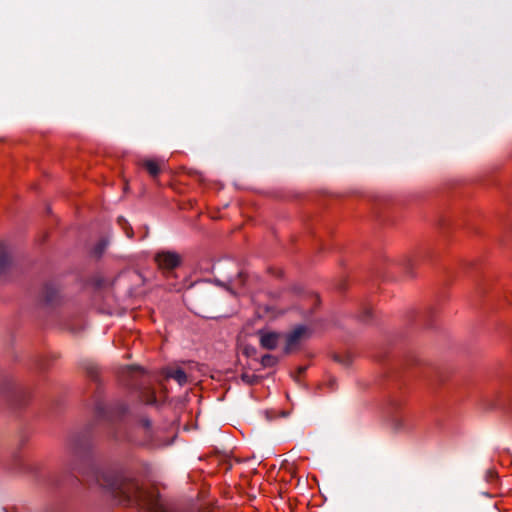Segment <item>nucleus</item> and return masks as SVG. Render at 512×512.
Wrapping results in <instances>:
<instances>
[{
	"instance_id": "f257e3e1",
	"label": "nucleus",
	"mask_w": 512,
	"mask_h": 512,
	"mask_svg": "<svg viewBox=\"0 0 512 512\" xmlns=\"http://www.w3.org/2000/svg\"><path fill=\"white\" fill-rule=\"evenodd\" d=\"M100 485L111 491L114 499L121 505L135 506L144 512H158L160 502L153 490L144 489L130 473L115 477L103 475Z\"/></svg>"
},
{
	"instance_id": "f03ea898",
	"label": "nucleus",
	"mask_w": 512,
	"mask_h": 512,
	"mask_svg": "<svg viewBox=\"0 0 512 512\" xmlns=\"http://www.w3.org/2000/svg\"><path fill=\"white\" fill-rule=\"evenodd\" d=\"M319 298L316 294H309L302 299L301 304L295 308L284 310L279 307L265 306L261 313V307L257 309L258 318H278V317H308V315L318 306Z\"/></svg>"
},
{
	"instance_id": "7ed1b4c3",
	"label": "nucleus",
	"mask_w": 512,
	"mask_h": 512,
	"mask_svg": "<svg viewBox=\"0 0 512 512\" xmlns=\"http://www.w3.org/2000/svg\"><path fill=\"white\" fill-rule=\"evenodd\" d=\"M441 311L442 305L438 301H432L412 309L410 317L421 320H431L440 317Z\"/></svg>"
},
{
	"instance_id": "20e7f679",
	"label": "nucleus",
	"mask_w": 512,
	"mask_h": 512,
	"mask_svg": "<svg viewBox=\"0 0 512 512\" xmlns=\"http://www.w3.org/2000/svg\"><path fill=\"white\" fill-rule=\"evenodd\" d=\"M312 330L307 325H299L294 330L286 335L285 352L289 353L296 349L299 344L310 338Z\"/></svg>"
},
{
	"instance_id": "39448f33",
	"label": "nucleus",
	"mask_w": 512,
	"mask_h": 512,
	"mask_svg": "<svg viewBox=\"0 0 512 512\" xmlns=\"http://www.w3.org/2000/svg\"><path fill=\"white\" fill-rule=\"evenodd\" d=\"M155 261L159 268L166 272V277H169L172 270L180 264L181 257L175 252L163 251L156 255Z\"/></svg>"
},
{
	"instance_id": "423d86ee",
	"label": "nucleus",
	"mask_w": 512,
	"mask_h": 512,
	"mask_svg": "<svg viewBox=\"0 0 512 512\" xmlns=\"http://www.w3.org/2000/svg\"><path fill=\"white\" fill-rule=\"evenodd\" d=\"M256 334L258 336L260 346L267 350L275 349L282 339L281 333L269 328L259 329Z\"/></svg>"
},
{
	"instance_id": "0eeeda50",
	"label": "nucleus",
	"mask_w": 512,
	"mask_h": 512,
	"mask_svg": "<svg viewBox=\"0 0 512 512\" xmlns=\"http://www.w3.org/2000/svg\"><path fill=\"white\" fill-rule=\"evenodd\" d=\"M378 313L371 303H364L359 308L357 315L358 320H368L370 318H377Z\"/></svg>"
},
{
	"instance_id": "6e6552de",
	"label": "nucleus",
	"mask_w": 512,
	"mask_h": 512,
	"mask_svg": "<svg viewBox=\"0 0 512 512\" xmlns=\"http://www.w3.org/2000/svg\"><path fill=\"white\" fill-rule=\"evenodd\" d=\"M166 377L175 380L180 386L187 383L188 377L181 368H170L166 371Z\"/></svg>"
},
{
	"instance_id": "1a4fd4ad",
	"label": "nucleus",
	"mask_w": 512,
	"mask_h": 512,
	"mask_svg": "<svg viewBox=\"0 0 512 512\" xmlns=\"http://www.w3.org/2000/svg\"><path fill=\"white\" fill-rule=\"evenodd\" d=\"M125 373L129 378H131V381H134V379L137 380L138 378L140 379L141 384H144L146 381L147 376L145 372L139 367L129 366L125 369Z\"/></svg>"
},
{
	"instance_id": "9d476101",
	"label": "nucleus",
	"mask_w": 512,
	"mask_h": 512,
	"mask_svg": "<svg viewBox=\"0 0 512 512\" xmlns=\"http://www.w3.org/2000/svg\"><path fill=\"white\" fill-rule=\"evenodd\" d=\"M140 389V399L142 402L148 405H152L156 403V396L153 390L149 387H139Z\"/></svg>"
},
{
	"instance_id": "9b49d317",
	"label": "nucleus",
	"mask_w": 512,
	"mask_h": 512,
	"mask_svg": "<svg viewBox=\"0 0 512 512\" xmlns=\"http://www.w3.org/2000/svg\"><path fill=\"white\" fill-rule=\"evenodd\" d=\"M142 166L148 171V173L156 177L160 172V164L156 160L146 159L142 162Z\"/></svg>"
},
{
	"instance_id": "f8f14e48",
	"label": "nucleus",
	"mask_w": 512,
	"mask_h": 512,
	"mask_svg": "<svg viewBox=\"0 0 512 512\" xmlns=\"http://www.w3.org/2000/svg\"><path fill=\"white\" fill-rule=\"evenodd\" d=\"M10 262L9 254L7 248L1 244L0 245V271L4 270Z\"/></svg>"
},
{
	"instance_id": "ddd939ff",
	"label": "nucleus",
	"mask_w": 512,
	"mask_h": 512,
	"mask_svg": "<svg viewBox=\"0 0 512 512\" xmlns=\"http://www.w3.org/2000/svg\"><path fill=\"white\" fill-rule=\"evenodd\" d=\"M65 326L64 329L70 331L73 334H78L80 331L84 329V325H82V322H64Z\"/></svg>"
},
{
	"instance_id": "4468645a",
	"label": "nucleus",
	"mask_w": 512,
	"mask_h": 512,
	"mask_svg": "<svg viewBox=\"0 0 512 512\" xmlns=\"http://www.w3.org/2000/svg\"><path fill=\"white\" fill-rule=\"evenodd\" d=\"M246 282H247L246 275H244L243 273H240L238 280L235 282L236 287L241 285V287L239 288V291L237 292L239 295H244L247 292Z\"/></svg>"
},
{
	"instance_id": "2eb2a0df",
	"label": "nucleus",
	"mask_w": 512,
	"mask_h": 512,
	"mask_svg": "<svg viewBox=\"0 0 512 512\" xmlns=\"http://www.w3.org/2000/svg\"><path fill=\"white\" fill-rule=\"evenodd\" d=\"M277 363V358L270 354H265L261 358V364L264 367H272Z\"/></svg>"
},
{
	"instance_id": "dca6fc26",
	"label": "nucleus",
	"mask_w": 512,
	"mask_h": 512,
	"mask_svg": "<svg viewBox=\"0 0 512 512\" xmlns=\"http://www.w3.org/2000/svg\"><path fill=\"white\" fill-rule=\"evenodd\" d=\"M169 290L173 291H181L185 288V284L183 283H168Z\"/></svg>"
},
{
	"instance_id": "f3484780",
	"label": "nucleus",
	"mask_w": 512,
	"mask_h": 512,
	"mask_svg": "<svg viewBox=\"0 0 512 512\" xmlns=\"http://www.w3.org/2000/svg\"><path fill=\"white\" fill-rule=\"evenodd\" d=\"M106 246V243H103L99 249H97L96 254H101Z\"/></svg>"
}]
</instances>
